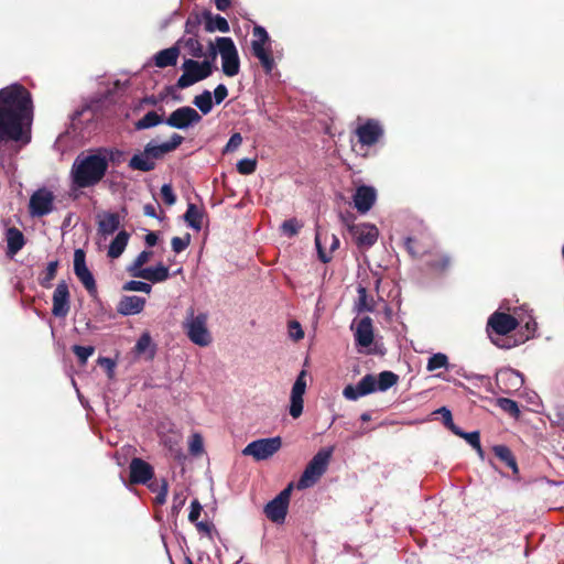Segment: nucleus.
<instances>
[{"label":"nucleus","mask_w":564,"mask_h":564,"mask_svg":"<svg viewBox=\"0 0 564 564\" xmlns=\"http://www.w3.org/2000/svg\"><path fill=\"white\" fill-rule=\"evenodd\" d=\"M377 391V377L375 375H366L356 386L348 384L343 390V395L350 401H356L361 397Z\"/></svg>","instance_id":"nucleus-17"},{"label":"nucleus","mask_w":564,"mask_h":564,"mask_svg":"<svg viewBox=\"0 0 564 564\" xmlns=\"http://www.w3.org/2000/svg\"><path fill=\"white\" fill-rule=\"evenodd\" d=\"M54 194L43 187L35 191L29 202V213L32 217H43L52 213L54 208Z\"/></svg>","instance_id":"nucleus-13"},{"label":"nucleus","mask_w":564,"mask_h":564,"mask_svg":"<svg viewBox=\"0 0 564 564\" xmlns=\"http://www.w3.org/2000/svg\"><path fill=\"white\" fill-rule=\"evenodd\" d=\"M399 381V376L392 371L386 370L379 373L377 378V390L387 391Z\"/></svg>","instance_id":"nucleus-37"},{"label":"nucleus","mask_w":564,"mask_h":564,"mask_svg":"<svg viewBox=\"0 0 564 564\" xmlns=\"http://www.w3.org/2000/svg\"><path fill=\"white\" fill-rule=\"evenodd\" d=\"M216 44L221 56V68L224 74L228 77L238 75L240 70V59L232 39L217 37Z\"/></svg>","instance_id":"nucleus-8"},{"label":"nucleus","mask_w":564,"mask_h":564,"mask_svg":"<svg viewBox=\"0 0 564 564\" xmlns=\"http://www.w3.org/2000/svg\"><path fill=\"white\" fill-rule=\"evenodd\" d=\"M161 196H162V199L164 200V203L169 206L174 205L176 202V196L173 192L171 184H164L161 187Z\"/></svg>","instance_id":"nucleus-57"},{"label":"nucleus","mask_w":564,"mask_h":564,"mask_svg":"<svg viewBox=\"0 0 564 564\" xmlns=\"http://www.w3.org/2000/svg\"><path fill=\"white\" fill-rule=\"evenodd\" d=\"M202 121V116L192 107L183 106L170 113L165 123L172 128L185 130Z\"/></svg>","instance_id":"nucleus-14"},{"label":"nucleus","mask_w":564,"mask_h":564,"mask_svg":"<svg viewBox=\"0 0 564 564\" xmlns=\"http://www.w3.org/2000/svg\"><path fill=\"white\" fill-rule=\"evenodd\" d=\"M154 477V468L148 462L133 457L129 465V481L132 485H145Z\"/></svg>","instance_id":"nucleus-16"},{"label":"nucleus","mask_w":564,"mask_h":564,"mask_svg":"<svg viewBox=\"0 0 564 564\" xmlns=\"http://www.w3.org/2000/svg\"><path fill=\"white\" fill-rule=\"evenodd\" d=\"M282 447V438L280 436L260 438L249 443L243 449L245 456H251L254 460H267L271 458Z\"/></svg>","instance_id":"nucleus-9"},{"label":"nucleus","mask_w":564,"mask_h":564,"mask_svg":"<svg viewBox=\"0 0 564 564\" xmlns=\"http://www.w3.org/2000/svg\"><path fill=\"white\" fill-rule=\"evenodd\" d=\"M205 30L207 32L220 31L223 33L229 32V23L221 15H212V13L205 14Z\"/></svg>","instance_id":"nucleus-32"},{"label":"nucleus","mask_w":564,"mask_h":564,"mask_svg":"<svg viewBox=\"0 0 564 564\" xmlns=\"http://www.w3.org/2000/svg\"><path fill=\"white\" fill-rule=\"evenodd\" d=\"M497 384L503 393L519 390L523 384V378L513 369L500 370L496 377Z\"/></svg>","instance_id":"nucleus-19"},{"label":"nucleus","mask_w":564,"mask_h":564,"mask_svg":"<svg viewBox=\"0 0 564 564\" xmlns=\"http://www.w3.org/2000/svg\"><path fill=\"white\" fill-rule=\"evenodd\" d=\"M184 220L195 230H200L203 227V213L195 204H188L187 210L184 214Z\"/></svg>","instance_id":"nucleus-33"},{"label":"nucleus","mask_w":564,"mask_h":564,"mask_svg":"<svg viewBox=\"0 0 564 564\" xmlns=\"http://www.w3.org/2000/svg\"><path fill=\"white\" fill-rule=\"evenodd\" d=\"M72 350L78 358L79 364L85 365L88 358L95 352V347L74 345Z\"/></svg>","instance_id":"nucleus-43"},{"label":"nucleus","mask_w":564,"mask_h":564,"mask_svg":"<svg viewBox=\"0 0 564 564\" xmlns=\"http://www.w3.org/2000/svg\"><path fill=\"white\" fill-rule=\"evenodd\" d=\"M185 46L189 48L191 51V54L194 56V57H203L204 56V52H203V45L199 43V41L195 37H189L185 41Z\"/></svg>","instance_id":"nucleus-54"},{"label":"nucleus","mask_w":564,"mask_h":564,"mask_svg":"<svg viewBox=\"0 0 564 564\" xmlns=\"http://www.w3.org/2000/svg\"><path fill=\"white\" fill-rule=\"evenodd\" d=\"M70 310V294L67 283L63 280L56 285L53 293L52 314L55 317L64 318Z\"/></svg>","instance_id":"nucleus-18"},{"label":"nucleus","mask_w":564,"mask_h":564,"mask_svg":"<svg viewBox=\"0 0 564 564\" xmlns=\"http://www.w3.org/2000/svg\"><path fill=\"white\" fill-rule=\"evenodd\" d=\"M251 50H252L253 56L260 61L261 66H262L263 70L265 72V74H270L273 70L274 65H275L271 50L270 48L267 50L265 46H261L258 43L251 44Z\"/></svg>","instance_id":"nucleus-29"},{"label":"nucleus","mask_w":564,"mask_h":564,"mask_svg":"<svg viewBox=\"0 0 564 564\" xmlns=\"http://www.w3.org/2000/svg\"><path fill=\"white\" fill-rule=\"evenodd\" d=\"M333 447L319 449L306 465L303 474L297 481L299 489L312 487L327 470Z\"/></svg>","instance_id":"nucleus-4"},{"label":"nucleus","mask_w":564,"mask_h":564,"mask_svg":"<svg viewBox=\"0 0 564 564\" xmlns=\"http://www.w3.org/2000/svg\"><path fill=\"white\" fill-rule=\"evenodd\" d=\"M495 456L512 470L514 476L519 475V467L512 451L507 445H495L492 447Z\"/></svg>","instance_id":"nucleus-28"},{"label":"nucleus","mask_w":564,"mask_h":564,"mask_svg":"<svg viewBox=\"0 0 564 564\" xmlns=\"http://www.w3.org/2000/svg\"><path fill=\"white\" fill-rule=\"evenodd\" d=\"M281 228L285 235L292 237L299 232L301 225L299 224V221L295 218H291V219L283 221Z\"/></svg>","instance_id":"nucleus-55"},{"label":"nucleus","mask_w":564,"mask_h":564,"mask_svg":"<svg viewBox=\"0 0 564 564\" xmlns=\"http://www.w3.org/2000/svg\"><path fill=\"white\" fill-rule=\"evenodd\" d=\"M165 123L163 116L159 115L156 111L151 110L147 112L141 119L134 122V129L137 131L150 129L156 127L161 123Z\"/></svg>","instance_id":"nucleus-31"},{"label":"nucleus","mask_w":564,"mask_h":564,"mask_svg":"<svg viewBox=\"0 0 564 564\" xmlns=\"http://www.w3.org/2000/svg\"><path fill=\"white\" fill-rule=\"evenodd\" d=\"M133 278H141L152 283L164 282L170 278V270L163 263H159L155 268H145L133 273Z\"/></svg>","instance_id":"nucleus-25"},{"label":"nucleus","mask_w":564,"mask_h":564,"mask_svg":"<svg viewBox=\"0 0 564 564\" xmlns=\"http://www.w3.org/2000/svg\"><path fill=\"white\" fill-rule=\"evenodd\" d=\"M123 291H134V292H144L147 294L151 293L152 286L151 284L142 281L131 280L123 284Z\"/></svg>","instance_id":"nucleus-44"},{"label":"nucleus","mask_w":564,"mask_h":564,"mask_svg":"<svg viewBox=\"0 0 564 564\" xmlns=\"http://www.w3.org/2000/svg\"><path fill=\"white\" fill-rule=\"evenodd\" d=\"M33 120L31 93L14 83L0 89V145L14 141L29 143Z\"/></svg>","instance_id":"nucleus-1"},{"label":"nucleus","mask_w":564,"mask_h":564,"mask_svg":"<svg viewBox=\"0 0 564 564\" xmlns=\"http://www.w3.org/2000/svg\"><path fill=\"white\" fill-rule=\"evenodd\" d=\"M184 141V138L178 133H173L169 141L163 142L167 152H173L176 150Z\"/></svg>","instance_id":"nucleus-61"},{"label":"nucleus","mask_w":564,"mask_h":564,"mask_svg":"<svg viewBox=\"0 0 564 564\" xmlns=\"http://www.w3.org/2000/svg\"><path fill=\"white\" fill-rule=\"evenodd\" d=\"M202 510H203V507H202L200 502L197 499H194L191 502V511H189V514H188V520L192 523L197 522L198 518L200 516Z\"/></svg>","instance_id":"nucleus-62"},{"label":"nucleus","mask_w":564,"mask_h":564,"mask_svg":"<svg viewBox=\"0 0 564 564\" xmlns=\"http://www.w3.org/2000/svg\"><path fill=\"white\" fill-rule=\"evenodd\" d=\"M189 452L194 456H198L204 452L203 437L198 433H194L189 441Z\"/></svg>","instance_id":"nucleus-51"},{"label":"nucleus","mask_w":564,"mask_h":564,"mask_svg":"<svg viewBox=\"0 0 564 564\" xmlns=\"http://www.w3.org/2000/svg\"><path fill=\"white\" fill-rule=\"evenodd\" d=\"M257 169V161L252 159H242L237 163V171L242 175L252 174Z\"/></svg>","instance_id":"nucleus-50"},{"label":"nucleus","mask_w":564,"mask_h":564,"mask_svg":"<svg viewBox=\"0 0 564 564\" xmlns=\"http://www.w3.org/2000/svg\"><path fill=\"white\" fill-rule=\"evenodd\" d=\"M377 198L376 189L371 186L360 185L354 195V206L360 214L371 209Z\"/></svg>","instance_id":"nucleus-20"},{"label":"nucleus","mask_w":564,"mask_h":564,"mask_svg":"<svg viewBox=\"0 0 564 564\" xmlns=\"http://www.w3.org/2000/svg\"><path fill=\"white\" fill-rule=\"evenodd\" d=\"M303 412V397H291L290 415L293 419H297Z\"/></svg>","instance_id":"nucleus-56"},{"label":"nucleus","mask_w":564,"mask_h":564,"mask_svg":"<svg viewBox=\"0 0 564 564\" xmlns=\"http://www.w3.org/2000/svg\"><path fill=\"white\" fill-rule=\"evenodd\" d=\"M98 364H99L100 366L106 367V368H107V370H108V375H109V377H112L113 368H115V362H113V360H111L110 358H107V357H100V358L98 359Z\"/></svg>","instance_id":"nucleus-64"},{"label":"nucleus","mask_w":564,"mask_h":564,"mask_svg":"<svg viewBox=\"0 0 564 564\" xmlns=\"http://www.w3.org/2000/svg\"><path fill=\"white\" fill-rule=\"evenodd\" d=\"M355 340L358 346L369 347L373 341L372 319L369 316L362 317L356 327Z\"/></svg>","instance_id":"nucleus-23"},{"label":"nucleus","mask_w":564,"mask_h":564,"mask_svg":"<svg viewBox=\"0 0 564 564\" xmlns=\"http://www.w3.org/2000/svg\"><path fill=\"white\" fill-rule=\"evenodd\" d=\"M149 348H151L150 358H153L155 354V347L152 345V338L150 334L145 332L139 337L134 346V350L137 354L141 355L147 352Z\"/></svg>","instance_id":"nucleus-39"},{"label":"nucleus","mask_w":564,"mask_h":564,"mask_svg":"<svg viewBox=\"0 0 564 564\" xmlns=\"http://www.w3.org/2000/svg\"><path fill=\"white\" fill-rule=\"evenodd\" d=\"M169 492V482L165 478L161 479L160 490L154 498L155 505H164Z\"/></svg>","instance_id":"nucleus-59"},{"label":"nucleus","mask_w":564,"mask_h":564,"mask_svg":"<svg viewBox=\"0 0 564 564\" xmlns=\"http://www.w3.org/2000/svg\"><path fill=\"white\" fill-rule=\"evenodd\" d=\"M120 226V216L117 213H104L98 216V232L102 236L112 235Z\"/></svg>","instance_id":"nucleus-27"},{"label":"nucleus","mask_w":564,"mask_h":564,"mask_svg":"<svg viewBox=\"0 0 564 564\" xmlns=\"http://www.w3.org/2000/svg\"><path fill=\"white\" fill-rule=\"evenodd\" d=\"M253 37H256L251 44H260L261 46H265V44L270 41L269 34L265 29L261 25H256L252 30Z\"/></svg>","instance_id":"nucleus-52"},{"label":"nucleus","mask_w":564,"mask_h":564,"mask_svg":"<svg viewBox=\"0 0 564 564\" xmlns=\"http://www.w3.org/2000/svg\"><path fill=\"white\" fill-rule=\"evenodd\" d=\"M58 268V261L48 262L45 271H43L39 276V284L44 289L52 288V281L55 279Z\"/></svg>","instance_id":"nucleus-36"},{"label":"nucleus","mask_w":564,"mask_h":564,"mask_svg":"<svg viewBox=\"0 0 564 564\" xmlns=\"http://www.w3.org/2000/svg\"><path fill=\"white\" fill-rule=\"evenodd\" d=\"M107 174V163L93 150L86 156L78 155L72 166L73 183L78 188L97 185Z\"/></svg>","instance_id":"nucleus-2"},{"label":"nucleus","mask_w":564,"mask_h":564,"mask_svg":"<svg viewBox=\"0 0 564 564\" xmlns=\"http://www.w3.org/2000/svg\"><path fill=\"white\" fill-rule=\"evenodd\" d=\"M74 272L89 295L95 297L98 293L96 281L93 273L86 265V254L82 249H76L74 252Z\"/></svg>","instance_id":"nucleus-15"},{"label":"nucleus","mask_w":564,"mask_h":564,"mask_svg":"<svg viewBox=\"0 0 564 564\" xmlns=\"http://www.w3.org/2000/svg\"><path fill=\"white\" fill-rule=\"evenodd\" d=\"M208 316L205 313L194 314V308L187 311V316L183 322V329L192 343L197 346L206 347L212 343V335L207 328Z\"/></svg>","instance_id":"nucleus-5"},{"label":"nucleus","mask_w":564,"mask_h":564,"mask_svg":"<svg viewBox=\"0 0 564 564\" xmlns=\"http://www.w3.org/2000/svg\"><path fill=\"white\" fill-rule=\"evenodd\" d=\"M153 252L149 250H143L140 252L132 264L128 268V272L131 276H133L134 272H138L139 270H144L143 265L149 262L150 258L152 257Z\"/></svg>","instance_id":"nucleus-42"},{"label":"nucleus","mask_w":564,"mask_h":564,"mask_svg":"<svg viewBox=\"0 0 564 564\" xmlns=\"http://www.w3.org/2000/svg\"><path fill=\"white\" fill-rule=\"evenodd\" d=\"M292 491V485L290 484L286 488H284L274 499L269 501L264 507L265 517L278 524H281L285 521L290 497Z\"/></svg>","instance_id":"nucleus-10"},{"label":"nucleus","mask_w":564,"mask_h":564,"mask_svg":"<svg viewBox=\"0 0 564 564\" xmlns=\"http://www.w3.org/2000/svg\"><path fill=\"white\" fill-rule=\"evenodd\" d=\"M241 143L242 137L240 133L236 132L229 138L224 152H234L241 145Z\"/></svg>","instance_id":"nucleus-60"},{"label":"nucleus","mask_w":564,"mask_h":564,"mask_svg":"<svg viewBox=\"0 0 564 564\" xmlns=\"http://www.w3.org/2000/svg\"><path fill=\"white\" fill-rule=\"evenodd\" d=\"M332 243L329 248V252H326L322 247L321 235L317 232L315 236V245L318 252V258L323 263H327L332 260V252L335 251L339 247V240L335 235L330 237Z\"/></svg>","instance_id":"nucleus-35"},{"label":"nucleus","mask_w":564,"mask_h":564,"mask_svg":"<svg viewBox=\"0 0 564 564\" xmlns=\"http://www.w3.org/2000/svg\"><path fill=\"white\" fill-rule=\"evenodd\" d=\"M519 326L518 319L507 313L496 311L487 322V333L494 345L501 349H511L519 343L509 336Z\"/></svg>","instance_id":"nucleus-3"},{"label":"nucleus","mask_w":564,"mask_h":564,"mask_svg":"<svg viewBox=\"0 0 564 564\" xmlns=\"http://www.w3.org/2000/svg\"><path fill=\"white\" fill-rule=\"evenodd\" d=\"M7 251L9 258H13L25 246V237L17 227H9L6 231Z\"/></svg>","instance_id":"nucleus-24"},{"label":"nucleus","mask_w":564,"mask_h":564,"mask_svg":"<svg viewBox=\"0 0 564 564\" xmlns=\"http://www.w3.org/2000/svg\"><path fill=\"white\" fill-rule=\"evenodd\" d=\"M441 368H448V357L443 352H436L429 358L426 370L432 372Z\"/></svg>","instance_id":"nucleus-41"},{"label":"nucleus","mask_w":564,"mask_h":564,"mask_svg":"<svg viewBox=\"0 0 564 564\" xmlns=\"http://www.w3.org/2000/svg\"><path fill=\"white\" fill-rule=\"evenodd\" d=\"M129 238V232H127L126 230L119 231L108 248V257H110L111 259L119 258L124 251Z\"/></svg>","instance_id":"nucleus-30"},{"label":"nucleus","mask_w":564,"mask_h":564,"mask_svg":"<svg viewBox=\"0 0 564 564\" xmlns=\"http://www.w3.org/2000/svg\"><path fill=\"white\" fill-rule=\"evenodd\" d=\"M96 150L99 156L105 159L107 167L109 166V163L120 164L123 160L124 152L117 148L100 147L97 148Z\"/></svg>","instance_id":"nucleus-34"},{"label":"nucleus","mask_w":564,"mask_h":564,"mask_svg":"<svg viewBox=\"0 0 564 564\" xmlns=\"http://www.w3.org/2000/svg\"><path fill=\"white\" fill-rule=\"evenodd\" d=\"M372 300H369L366 288H358V311H372Z\"/></svg>","instance_id":"nucleus-48"},{"label":"nucleus","mask_w":564,"mask_h":564,"mask_svg":"<svg viewBox=\"0 0 564 564\" xmlns=\"http://www.w3.org/2000/svg\"><path fill=\"white\" fill-rule=\"evenodd\" d=\"M355 134L361 147H372L377 144L384 134V129L379 120L367 119L358 124Z\"/></svg>","instance_id":"nucleus-11"},{"label":"nucleus","mask_w":564,"mask_h":564,"mask_svg":"<svg viewBox=\"0 0 564 564\" xmlns=\"http://www.w3.org/2000/svg\"><path fill=\"white\" fill-rule=\"evenodd\" d=\"M436 413L442 415L443 424L448 430H451L453 433L454 431H457L458 426L454 424L452 412L447 408L442 406L438 410H436Z\"/></svg>","instance_id":"nucleus-53"},{"label":"nucleus","mask_w":564,"mask_h":564,"mask_svg":"<svg viewBox=\"0 0 564 564\" xmlns=\"http://www.w3.org/2000/svg\"><path fill=\"white\" fill-rule=\"evenodd\" d=\"M289 335L295 341H299L304 337V330L297 321H291L289 323Z\"/></svg>","instance_id":"nucleus-58"},{"label":"nucleus","mask_w":564,"mask_h":564,"mask_svg":"<svg viewBox=\"0 0 564 564\" xmlns=\"http://www.w3.org/2000/svg\"><path fill=\"white\" fill-rule=\"evenodd\" d=\"M348 231L360 250L371 248L378 240L379 230L375 225L361 223L349 225Z\"/></svg>","instance_id":"nucleus-12"},{"label":"nucleus","mask_w":564,"mask_h":564,"mask_svg":"<svg viewBox=\"0 0 564 564\" xmlns=\"http://www.w3.org/2000/svg\"><path fill=\"white\" fill-rule=\"evenodd\" d=\"M182 440L183 436L178 431H170L161 438L163 446L169 451L170 455L178 462L185 459L182 448Z\"/></svg>","instance_id":"nucleus-22"},{"label":"nucleus","mask_w":564,"mask_h":564,"mask_svg":"<svg viewBox=\"0 0 564 564\" xmlns=\"http://www.w3.org/2000/svg\"><path fill=\"white\" fill-rule=\"evenodd\" d=\"M454 434L464 438L473 448L479 446L480 434L478 431L466 433L458 427L457 431H454Z\"/></svg>","instance_id":"nucleus-46"},{"label":"nucleus","mask_w":564,"mask_h":564,"mask_svg":"<svg viewBox=\"0 0 564 564\" xmlns=\"http://www.w3.org/2000/svg\"><path fill=\"white\" fill-rule=\"evenodd\" d=\"M193 104L203 115H207L213 109V96L209 90H204L200 95L194 97Z\"/></svg>","instance_id":"nucleus-38"},{"label":"nucleus","mask_w":564,"mask_h":564,"mask_svg":"<svg viewBox=\"0 0 564 564\" xmlns=\"http://www.w3.org/2000/svg\"><path fill=\"white\" fill-rule=\"evenodd\" d=\"M228 96V89L224 84H219L214 90V99L217 105L221 104Z\"/></svg>","instance_id":"nucleus-63"},{"label":"nucleus","mask_w":564,"mask_h":564,"mask_svg":"<svg viewBox=\"0 0 564 564\" xmlns=\"http://www.w3.org/2000/svg\"><path fill=\"white\" fill-rule=\"evenodd\" d=\"M180 53L181 52L177 45L161 50L153 56L154 65L159 68L175 66Z\"/></svg>","instance_id":"nucleus-26"},{"label":"nucleus","mask_w":564,"mask_h":564,"mask_svg":"<svg viewBox=\"0 0 564 564\" xmlns=\"http://www.w3.org/2000/svg\"><path fill=\"white\" fill-rule=\"evenodd\" d=\"M191 243V235L185 234L183 237H173L171 240L172 250L175 253H181L184 251Z\"/></svg>","instance_id":"nucleus-47"},{"label":"nucleus","mask_w":564,"mask_h":564,"mask_svg":"<svg viewBox=\"0 0 564 564\" xmlns=\"http://www.w3.org/2000/svg\"><path fill=\"white\" fill-rule=\"evenodd\" d=\"M145 299L137 295H124L117 304V312L120 315H137L144 310Z\"/></svg>","instance_id":"nucleus-21"},{"label":"nucleus","mask_w":564,"mask_h":564,"mask_svg":"<svg viewBox=\"0 0 564 564\" xmlns=\"http://www.w3.org/2000/svg\"><path fill=\"white\" fill-rule=\"evenodd\" d=\"M164 143L155 144L150 141L145 144L143 151L135 153L128 163L129 169L133 171L150 172L155 169V161L167 154Z\"/></svg>","instance_id":"nucleus-7"},{"label":"nucleus","mask_w":564,"mask_h":564,"mask_svg":"<svg viewBox=\"0 0 564 564\" xmlns=\"http://www.w3.org/2000/svg\"><path fill=\"white\" fill-rule=\"evenodd\" d=\"M183 74L177 79L176 87L180 89L187 88L213 74L214 65L212 61L205 59L197 62L195 59H185L183 63Z\"/></svg>","instance_id":"nucleus-6"},{"label":"nucleus","mask_w":564,"mask_h":564,"mask_svg":"<svg viewBox=\"0 0 564 564\" xmlns=\"http://www.w3.org/2000/svg\"><path fill=\"white\" fill-rule=\"evenodd\" d=\"M497 405L506 413L511 415L514 419H518L520 416V409L518 403L509 398H499L497 400Z\"/></svg>","instance_id":"nucleus-40"},{"label":"nucleus","mask_w":564,"mask_h":564,"mask_svg":"<svg viewBox=\"0 0 564 564\" xmlns=\"http://www.w3.org/2000/svg\"><path fill=\"white\" fill-rule=\"evenodd\" d=\"M306 389L305 371H301L297 376L291 391V397H303Z\"/></svg>","instance_id":"nucleus-49"},{"label":"nucleus","mask_w":564,"mask_h":564,"mask_svg":"<svg viewBox=\"0 0 564 564\" xmlns=\"http://www.w3.org/2000/svg\"><path fill=\"white\" fill-rule=\"evenodd\" d=\"M427 264L434 270L444 271L449 267L451 258L446 254H437L431 259Z\"/></svg>","instance_id":"nucleus-45"}]
</instances>
